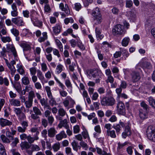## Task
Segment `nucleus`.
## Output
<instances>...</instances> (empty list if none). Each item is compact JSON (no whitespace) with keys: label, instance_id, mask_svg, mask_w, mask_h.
I'll list each match as a JSON object with an SVG mask.
<instances>
[{"label":"nucleus","instance_id":"37998d69","mask_svg":"<svg viewBox=\"0 0 155 155\" xmlns=\"http://www.w3.org/2000/svg\"><path fill=\"white\" fill-rule=\"evenodd\" d=\"M0 154L1 155H7L4 147L1 143H0Z\"/></svg>","mask_w":155,"mask_h":155},{"label":"nucleus","instance_id":"e2e57ef3","mask_svg":"<svg viewBox=\"0 0 155 155\" xmlns=\"http://www.w3.org/2000/svg\"><path fill=\"white\" fill-rule=\"evenodd\" d=\"M96 149L97 150V153L100 154H102L103 155H106L107 154V153L105 151H102V150L98 147H97Z\"/></svg>","mask_w":155,"mask_h":155},{"label":"nucleus","instance_id":"bb28decb","mask_svg":"<svg viewBox=\"0 0 155 155\" xmlns=\"http://www.w3.org/2000/svg\"><path fill=\"white\" fill-rule=\"evenodd\" d=\"M63 66L60 64H58L57 65L55 70V73L56 74H59L63 70Z\"/></svg>","mask_w":155,"mask_h":155},{"label":"nucleus","instance_id":"f8f14e48","mask_svg":"<svg viewBox=\"0 0 155 155\" xmlns=\"http://www.w3.org/2000/svg\"><path fill=\"white\" fill-rule=\"evenodd\" d=\"M12 10L11 11V15L12 17H17L18 15V12L16 3H13L11 5Z\"/></svg>","mask_w":155,"mask_h":155},{"label":"nucleus","instance_id":"4be33fe9","mask_svg":"<svg viewBox=\"0 0 155 155\" xmlns=\"http://www.w3.org/2000/svg\"><path fill=\"white\" fill-rule=\"evenodd\" d=\"M38 136L37 135H35L34 137H32L29 135L28 136L27 140L29 143L31 144L33 143L35 140H38Z\"/></svg>","mask_w":155,"mask_h":155},{"label":"nucleus","instance_id":"39448f33","mask_svg":"<svg viewBox=\"0 0 155 155\" xmlns=\"http://www.w3.org/2000/svg\"><path fill=\"white\" fill-rule=\"evenodd\" d=\"M112 33L114 35L124 34V27L120 24L117 25L112 29Z\"/></svg>","mask_w":155,"mask_h":155},{"label":"nucleus","instance_id":"de8ad7c7","mask_svg":"<svg viewBox=\"0 0 155 155\" xmlns=\"http://www.w3.org/2000/svg\"><path fill=\"white\" fill-rule=\"evenodd\" d=\"M65 84L68 88H71V89H72V85L70 80L69 79H66L65 80Z\"/></svg>","mask_w":155,"mask_h":155},{"label":"nucleus","instance_id":"4d7b16f0","mask_svg":"<svg viewBox=\"0 0 155 155\" xmlns=\"http://www.w3.org/2000/svg\"><path fill=\"white\" fill-rule=\"evenodd\" d=\"M148 101L150 105L155 108V100L152 97H150L148 99Z\"/></svg>","mask_w":155,"mask_h":155},{"label":"nucleus","instance_id":"5fc2aeb1","mask_svg":"<svg viewBox=\"0 0 155 155\" xmlns=\"http://www.w3.org/2000/svg\"><path fill=\"white\" fill-rule=\"evenodd\" d=\"M14 87L18 92L20 91L21 89V86L19 83L17 82L15 84Z\"/></svg>","mask_w":155,"mask_h":155},{"label":"nucleus","instance_id":"49530a36","mask_svg":"<svg viewBox=\"0 0 155 155\" xmlns=\"http://www.w3.org/2000/svg\"><path fill=\"white\" fill-rule=\"evenodd\" d=\"M120 50L123 54L124 56H125L126 57H127L129 55V53L127 51L126 49L123 48H120Z\"/></svg>","mask_w":155,"mask_h":155},{"label":"nucleus","instance_id":"5701e85b","mask_svg":"<svg viewBox=\"0 0 155 155\" xmlns=\"http://www.w3.org/2000/svg\"><path fill=\"white\" fill-rule=\"evenodd\" d=\"M96 36L97 39H102L104 37V35H101V30L100 28H96L95 29Z\"/></svg>","mask_w":155,"mask_h":155},{"label":"nucleus","instance_id":"69168bd1","mask_svg":"<svg viewBox=\"0 0 155 155\" xmlns=\"http://www.w3.org/2000/svg\"><path fill=\"white\" fill-rule=\"evenodd\" d=\"M31 75H35L36 72V68L35 67L30 68L29 69Z\"/></svg>","mask_w":155,"mask_h":155},{"label":"nucleus","instance_id":"1a4fd4ad","mask_svg":"<svg viewBox=\"0 0 155 155\" xmlns=\"http://www.w3.org/2000/svg\"><path fill=\"white\" fill-rule=\"evenodd\" d=\"M12 21L13 23L19 26H24L25 23L23 18L21 17H17L12 18Z\"/></svg>","mask_w":155,"mask_h":155},{"label":"nucleus","instance_id":"13d9d810","mask_svg":"<svg viewBox=\"0 0 155 155\" xmlns=\"http://www.w3.org/2000/svg\"><path fill=\"white\" fill-rule=\"evenodd\" d=\"M80 144L85 150H87L88 148V146L87 144L83 141H81L80 143Z\"/></svg>","mask_w":155,"mask_h":155},{"label":"nucleus","instance_id":"7c9ffc66","mask_svg":"<svg viewBox=\"0 0 155 155\" xmlns=\"http://www.w3.org/2000/svg\"><path fill=\"white\" fill-rule=\"evenodd\" d=\"M31 20L35 26H41L42 25V22L39 21L37 18H36L35 19L34 18H31Z\"/></svg>","mask_w":155,"mask_h":155},{"label":"nucleus","instance_id":"4c0bfd02","mask_svg":"<svg viewBox=\"0 0 155 155\" xmlns=\"http://www.w3.org/2000/svg\"><path fill=\"white\" fill-rule=\"evenodd\" d=\"M67 113L66 111L62 108H60L58 111V114L61 116L64 117Z\"/></svg>","mask_w":155,"mask_h":155},{"label":"nucleus","instance_id":"9d476101","mask_svg":"<svg viewBox=\"0 0 155 155\" xmlns=\"http://www.w3.org/2000/svg\"><path fill=\"white\" fill-rule=\"evenodd\" d=\"M132 134V131L131 130V127L130 125H127L124 129V131L122 133V137L125 139L127 137L130 136Z\"/></svg>","mask_w":155,"mask_h":155},{"label":"nucleus","instance_id":"6e6552de","mask_svg":"<svg viewBox=\"0 0 155 155\" xmlns=\"http://www.w3.org/2000/svg\"><path fill=\"white\" fill-rule=\"evenodd\" d=\"M54 77L55 80L58 84L59 86L62 89V90H59V92L60 95L63 97H66L68 93L66 91L64 90L65 88V86L58 80L56 76H54Z\"/></svg>","mask_w":155,"mask_h":155},{"label":"nucleus","instance_id":"6e6d98bb","mask_svg":"<svg viewBox=\"0 0 155 155\" xmlns=\"http://www.w3.org/2000/svg\"><path fill=\"white\" fill-rule=\"evenodd\" d=\"M30 131L32 133H36L35 135H37L38 136L39 134V132L38 131V127H32L30 129Z\"/></svg>","mask_w":155,"mask_h":155},{"label":"nucleus","instance_id":"cd10ccee","mask_svg":"<svg viewBox=\"0 0 155 155\" xmlns=\"http://www.w3.org/2000/svg\"><path fill=\"white\" fill-rule=\"evenodd\" d=\"M23 48L24 51H30L31 49L30 46L28 44L26 43H22L20 45Z\"/></svg>","mask_w":155,"mask_h":155},{"label":"nucleus","instance_id":"b1692460","mask_svg":"<svg viewBox=\"0 0 155 155\" xmlns=\"http://www.w3.org/2000/svg\"><path fill=\"white\" fill-rule=\"evenodd\" d=\"M147 111L146 110H144L142 109H140L139 115L141 119H143L146 118Z\"/></svg>","mask_w":155,"mask_h":155},{"label":"nucleus","instance_id":"09e8293b","mask_svg":"<svg viewBox=\"0 0 155 155\" xmlns=\"http://www.w3.org/2000/svg\"><path fill=\"white\" fill-rule=\"evenodd\" d=\"M31 149L34 151H38L40 150V147L37 145L32 144L31 145Z\"/></svg>","mask_w":155,"mask_h":155},{"label":"nucleus","instance_id":"79ce46f5","mask_svg":"<svg viewBox=\"0 0 155 155\" xmlns=\"http://www.w3.org/2000/svg\"><path fill=\"white\" fill-rule=\"evenodd\" d=\"M25 103L26 107L29 108L32 106L33 101L28 99V100L26 101Z\"/></svg>","mask_w":155,"mask_h":155},{"label":"nucleus","instance_id":"473e14b6","mask_svg":"<svg viewBox=\"0 0 155 155\" xmlns=\"http://www.w3.org/2000/svg\"><path fill=\"white\" fill-rule=\"evenodd\" d=\"M22 84L25 85H27L30 84V81L29 78L27 76H24L21 79Z\"/></svg>","mask_w":155,"mask_h":155},{"label":"nucleus","instance_id":"7ed1b4c3","mask_svg":"<svg viewBox=\"0 0 155 155\" xmlns=\"http://www.w3.org/2000/svg\"><path fill=\"white\" fill-rule=\"evenodd\" d=\"M4 60L6 65L9 70L10 73L13 77L16 71V69L14 66L16 64L15 61L13 60L9 62L7 59L4 58Z\"/></svg>","mask_w":155,"mask_h":155},{"label":"nucleus","instance_id":"72a5a7b5","mask_svg":"<svg viewBox=\"0 0 155 155\" xmlns=\"http://www.w3.org/2000/svg\"><path fill=\"white\" fill-rule=\"evenodd\" d=\"M113 128L115 130L116 134L118 135L120 133L121 130V127L119 124H117L115 125H113Z\"/></svg>","mask_w":155,"mask_h":155},{"label":"nucleus","instance_id":"ddd939ff","mask_svg":"<svg viewBox=\"0 0 155 155\" xmlns=\"http://www.w3.org/2000/svg\"><path fill=\"white\" fill-rule=\"evenodd\" d=\"M12 124V123L8 120L3 118H0V125L2 127L9 126Z\"/></svg>","mask_w":155,"mask_h":155},{"label":"nucleus","instance_id":"dca6fc26","mask_svg":"<svg viewBox=\"0 0 155 155\" xmlns=\"http://www.w3.org/2000/svg\"><path fill=\"white\" fill-rule=\"evenodd\" d=\"M53 31L55 35L59 34L61 29V27L60 25L56 24V25L53 28Z\"/></svg>","mask_w":155,"mask_h":155},{"label":"nucleus","instance_id":"603ef678","mask_svg":"<svg viewBox=\"0 0 155 155\" xmlns=\"http://www.w3.org/2000/svg\"><path fill=\"white\" fill-rule=\"evenodd\" d=\"M64 23L66 25H67L69 23H73L74 22V21L72 18H65L64 20Z\"/></svg>","mask_w":155,"mask_h":155},{"label":"nucleus","instance_id":"6ab92c4d","mask_svg":"<svg viewBox=\"0 0 155 155\" xmlns=\"http://www.w3.org/2000/svg\"><path fill=\"white\" fill-rule=\"evenodd\" d=\"M7 48L8 49L10 50L15 57L17 56V52L13 44H8L7 45Z\"/></svg>","mask_w":155,"mask_h":155},{"label":"nucleus","instance_id":"f3484780","mask_svg":"<svg viewBox=\"0 0 155 155\" xmlns=\"http://www.w3.org/2000/svg\"><path fill=\"white\" fill-rule=\"evenodd\" d=\"M20 146L22 150L28 149L31 147V145L26 141L21 142L20 144Z\"/></svg>","mask_w":155,"mask_h":155},{"label":"nucleus","instance_id":"20e7f679","mask_svg":"<svg viewBox=\"0 0 155 155\" xmlns=\"http://www.w3.org/2000/svg\"><path fill=\"white\" fill-rule=\"evenodd\" d=\"M115 100L112 97H107L103 98L101 101V104L104 106H112L115 103Z\"/></svg>","mask_w":155,"mask_h":155},{"label":"nucleus","instance_id":"052dcab7","mask_svg":"<svg viewBox=\"0 0 155 155\" xmlns=\"http://www.w3.org/2000/svg\"><path fill=\"white\" fill-rule=\"evenodd\" d=\"M48 121V123L51 125L54 121V119L53 117L51 115L50 116L47 117Z\"/></svg>","mask_w":155,"mask_h":155},{"label":"nucleus","instance_id":"412c9836","mask_svg":"<svg viewBox=\"0 0 155 155\" xmlns=\"http://www.w3.org/2000/svg\"><path fill=\"white\" fill-rule=\"evenodd\" d=\"M10 104L12 106L15 107H18L20 106L21 102L18 99H12L10 101Z\"/></svg>","mask_w":155,"mask_h":155},{"label":"nucleus","instance_id":"2eb2a0df","mask_svg":"<svg viewBox=\"0 0 155 155\" xmlns=\"http://www.w3.org/2000/svg\"><path fill=\"white\" fill-rule=\"evenodd\" d=\"M37 77L41 83H47V81H46L44 75L41 70H38L37 71Z\"/></svg>","mask_w":155,"mask_h":155},{"label":"nucleus","instance_id":"9b49d317","mask_svg":"<svg viewBox=\"0 0 155 155\" xmlns=\"http://www.w3.org/2000/svg\"><path fill=\"white\" fill-rule=\"evenodd\" d=\"M132 80L133 82L138 81L140 78L139 73L137 72L133 71L131 74Z\"/></svg>","mask_w":155,"mask_h":155},{"label":"nucleus","instance_id":"4468645a","mask_svg":"<svg viewBox=\"0 0 155 155\" xmlns=\"http://www.w3.org/2000/svg\"><path fill=\"white\" fill-rule=\"evenodd\" d=\"M68 120L67 119H64L62 121H60L59 124L58 125V127L61 128L63 127H64L66 129L69 128V127L68 124Z\"/></svg>","mask_w":155,"mask_h":155},{"label":"nucleus","instance_id":"a878e982","mask_svg":"<svg viewBox=\"0 0 155 155\" xmlns=\"http://www.w3.org/2000/svg\"><path fill=\"white\" fill-rule=\"evenodd\" d=\"M106 135L108 137L112 138H115L117 136L115 131L114 130H110L106 132Z\"/></svg>","mask_w":155,"mask_h":155},{"label":"nucleus","instance_id":"680f3d73","mask_svg":"<svg viewBox=\"0 0 155 155\" xmlns=\"http://www.w3.org/2000/svg\"><path fill=\"white\" fill-rule=\"evenodd\" d=\"M81 8V5L79 3H77L75 4L74 8L77 11H79Z\"/></svg>","mask_w":155,"mask_h":155},{"label":"nucleus","instance_id":"0eeeda50","mask_svg":"<svg viewBox=\"0 0 155 155\" xmlns=\"http://www.w3.org/2000/svg\"><path fill=\"white\" fill-rule=\"evenodd\" d=\"M117 108V111L119 114L124 115L125 114V107L124 103L122 102H118Z\"/></svg>","mask_w":155,"mask_h":155},{"label":"nucleus","instance_id":"a211bd4d","mask_svg":"<svg viewBox=\"0 0 155 155\" xmlns=\"http://www.w3.org/2000/svg\"><path fill=\"white\" fill-rule=\"evenodd\" d=\"M67 137V135L64 131H62L56 136V138L58 140H60L63 138Z\"/></svg>","mask_w":155,"mask_h":155},{"label":"nucleus","instance_id":"0e129e2a","mask_svg":"<svg viewBox=\"0 0 155 155\" xmlns=\"http://www.w3.org/2000/svg\"><path fill=\"white\" fill-rule=\"evenodd\" d=\"M14 110L17 116L23 113L21 109L19 108H15Z\"/></svg>","mask_w":155,"mask_h":155},{"label":"nucleus","instance_id":"774afa93","mask_svg":"<svg viewBox=\"0 0 155 155\" xmlns=\"http://www.w3.org/2000/svg\"><path fill=\"white\" fill-rule=\"evenodd\" d=\"M65 153L67 155H70L72 154L71 149L70 147H67L65 148Z\"/></svg>","mask_w":155,"mask_h":155},{"label":"nucleus","instance_id":"58836bf2","mask_svg":"<svg viewBox=\"0 0 155 155\" xmlns=\"http://www.w3.org/2000/svg\"><path fill=\"white\" fill-rule=\"evenodd\" d=\"M6 52L7 50L5 48V47H3L2 48V51L0 52V57H2L4 59L5 58V57L6 56Z\"/></svg>","mask_w":155,"mask_h":155},{"label":"nucleus","instance_id":"bf43d9fd","mask_svg":"<svg viewBox=\"0 0 155 155\" xmlns=\"http://www.w3.org/2000/svg\"><path fill=\"white\" fill-rule=\"evenodd\" d=\"M80 131V127L78 125L74 126L73 127V132L74 134H77Z\"/></svg>","mask_w":155,"mask_h":155},{"label":"nucleus","instance_id":"3c124183","mask_svg":"<svg viewBox=\"0 0 155 155\" xmlns=\"http://www.w3.org/2000/svg\"><path fill=\"white\" fill-rule=\"evenodd\" d=\"M1 39L2 41L4 43L9 42L11 41V38L8 36L2 37Z\"/></svg>","mask_w":155,"mask_h":155},{"label":"nucleus","instance_id":"a19ab883","mask_svg":"<svg viewBox=\"0 0 155 155\" xmlns=\"http://www.w3.org/2000/svg\"><path fill=\"white\" fill-rule=\"evenodd\" d=\"M35 97L34 92L33 91H30L28 93V99L32 101H33V99Z\"/></svg>","mask_w":155,"mask_h":155},{"label":"nucleus","instance_id":"f704fd0d","mask_svg":"<svg viewBox=\"0 0 155 155\" xmlns=\"http://www.w3.org/2000/svg\"><path fill=\"white\" fill-rule=\"evenodd\" d=\"M71 145L73 150L76 151L78 150V148L79 149H81V147L78 145L77 143L75 141H74L72 142Z\"/></svg>","mask_w":155,"mask_h":155},{"label":"nucleus","instance_id":"2f4dec72","mask_svg":"<svg viewBox=\"0 0 155 155\" xmlns=\"http://www.w3.org/2000/svg\"><path fill=\"white\" fill-rule=\"evenodd\" d=\"M55 41L57 47L60 49V51L62 52L63 51V47L61 43L58 39H55Z\"/></svg>","mask_w":155,"mask_h":155},{"label":"nucleus","instance_id":"8fccbe9b","mask_svg":"<svg viewBox=\"0 0 155 155\" xmlns=\"http://www.w3.org/2000/svg\"><path fill=\"white\" fill-rule=\"evenodd\" d=\"M11 31L16 37H17L19 35V32L18 30L15 28H13L11 29Z\"/></svg>","mask_w":155,"mask_h":155},{"label":"nucleus","instance_id":"aec40b11","mask_svg":"<svg viewBox=\"0 0 155 155\" xmlns=\"http://www.w3.org/2000/svg\"><path fill=\"white\" fill-rule=\"evenodd\" d=\"M48 135L50 137H54L57 132L54 127L50 128L48 130Z\"/></svg>","mask_w":155,"mask_h":155},{"label":"nucleus","instance_id":"c756f323","mask_svg":"<svg viewBox=\"0 0 155 155\" xmlns=\"http://www.w3.org/2000/svg\"><path fill=\"white\" fill-rule=\"evenodd\" d=\"M42 34L43 36L40 37L38 39V41L40 43L44 41L48 38L47 33L46 32H43Z\"/></svg>","mask_w":155,"mask_h":155},{"label":"nucleus","instance_id":"c85d7f7f","mask_svg":"<svg viewBox=\"0 0 155 155\" xmlns=\"http://www.w3.org/2000/svg\"><path fill=\"white\" fill-rule=\"evenodd\" d=\"M40 100V103L42 106H44V108L48 107V109H51V107L48 104L47 102L46 101L45 99L43 98Z\"/></svg>","mask_w":155,"mask_h":155},{"label":"nucleus","instance_id":"423d86ee","mask_svg":"<svg viewBox=\"0 0 155 155\" xmlns=\"http://www.w3.org/2000/svg\"><path fill=\"white\" fill-rule=\"evenodd\" d=\"M138 65L142 68L144 70L150 69L152 66L151 63L148 62L146 58H143L138 64Z\"/></svg>","mask_w":155,"mask_h":155},{"label":"nucleus","instance_id":"ea45409f","mask_svg":"<svg viewBox=\"0 0 155 155\" xmlns=\"http://www.w3.org/2000/svg\"><path fill=\"white\" fill-rule=\"evenodd\" d=\"M60 145V143L58 142L54 144L53 145L52 147L54 152H57L59 150Z\"/></svg>","mask_w":155,"mask_h":155},{"label":"nucleus","instance_id":"a18cd8bd","mask_svg":"<svg viewBox=\"0 0 155 155\" xmlns=\"http://www.w3.org/2000/svg\"><path fill=\"white\" fill-rule=\"evenodd\" d=\"M0 137L3 142L5 143H9L10 142V140L8 139L4 135H1Z\"/></svg>","mask_w":155,"mask_h":155},{"label":"nucleus","instance_id":"f257e3e1","mask_svg":"<svg viewBox=\"0 0 155 155\" xmlns=\"http://www.w3.org/2000/svg\"><path fill=\"white\" fill-rule=\"evenodd\" d=\"M92 15L93 16V22L94 24L97 25L101 24L102 21V18L99 8H95L93 12Z\"/></svg>","mask_w":155,"mask_h":155},{"label":"nucleus","instance_id":"e433bc0d","mask_svg":"<svg viewBox=\"0 0 155 155\" xmlns=\"http://www.w3.org/2000/svg\"><path fill=\"white\" fill-rule=\"evenodd\" d=\"M33 110L34 114L39 116H41L42 114V113L40 110L36 107H33Z\"/></svg>","mask_w":155,"mask_h":155},{"label":"nucleus","instance_id":"864d4df0","mask_svg":"<svg viewBox=\"0 0 155 155\" xmlns=\"http://www.w3.org/2000/svg\"><path fill=\"white\" fill-rule=\"evenodd\" d=\"M18 117L19 120L21 121H24L26 118L25 114L23 112L18 115Z\"/></svg>","mask_w":155,"mask_h":155},{"label":"nucleus","instance_id":"393cba45","mask_svg":"<svg viewBox=\"0 0 155 155\" xmlns=\"http://www.w3.org/2000/svg\"><path fill=\"white\" fill-rule=\"evenodd\" d=\"M3 84L6 86H8L9 84V82L8 78L5 77L3 78L2 76H0V85Z\"/></svg>","mask_w":155,"mask_h":155},{"label":"nucleus","instance_id":"c03bdc74","mask_svg":"<svg viewBox=\"0 0 155 155\" xmlns=\"http://www.w3.org/2000/svg\"><path fill=\"white\" fill-rule=\"evenodd\" d=\"M77 45L81 50L83 51L85 49V47L79 40L77 41Z\"/></svg>","mask_w":155,"mask_h":155},{"label":"nucleus","instance_id":"c9c22d12","mask_svg":"<svg viewBox=\"0 0 155 155\" xmlns=\"http://www.w3.org/2000/svg\"><path fill=\"white\" fill-rule=\"evenodd\" d=\"M130 39L128 37H125L124 38L122 41V45L123 46L126 47L127 46L129 41Z\"/></svg>","mask_w":155,"mask_h":155},{"label":"nucleus","instance_id":"338daca9","mask_svg":"<svg viewBox=\"0 0 155 155\" xmlns=\"http://www.w3.org/2000/svg\"><path fill=\"white\" fill-rule=\"evenodd\" d=\"M119 12V9L116 7H114L112 9V12L114 15H118Z\"/></svg>","mask_w":155,"mask_h":155},{"label":"nucleus","instance_id":"f03ea898","mask_svg":"<svg viewBox=\"0 0 155 155\" xmlns=\"http://www.w3.org/2000/svg\"><path fill=\"white\" fill-rule=\"evenodd\" d=\"M148 138L153 141H155V127L150 126L147 127L146 131Z\"/></svg>","mask_w":155,"mask_h":155}]
</instances>
